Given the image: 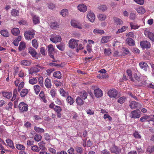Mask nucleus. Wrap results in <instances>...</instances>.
Here are the masks:
<instances>
[{
  "instance_id": "16",
  "label": "nucleus",
  "mask_w": 154,
  "mask_h": 154,
  "mask_svg": "<svg viewBox=\"0 0 154 154\" xmlns=\"http://www.w3.org/2000/svg\"><path fill=\"white\" fill-rule=\"evenodd\" d=\"M32 19L33 23L35 25L38 24L40 22L39 17L34 14L32 15Z\"/></svg>"
},
{
  "instance_id": "18",
  "label": "nucleus",
  "mask_w": 154,
  "mask_h": 154,
  "mask_svg": "<svg viewBox=\"0 0 154 154\" xmlns=\"http://www.w3.org/2000/svg\"><path fill=\"white\" fill-rule=\"evenodd\" d=\"M12 34L15 36H17L19 35L20 31L18 28H14L11 30Z\"/></svg>"
},
{
  "instance_id": "11",
  "label": "nucleus",
  "mask_w": 154,
  "mask_h": 154,
  "mask_svg": "<svg viewBox=\"0 0 154 154\" xmlns=\"http://www.w3.org/2000/svg\"><path fill=\"white\" fill-rule=\"evenodd\" d=\"M87 17L89 20L92 23L94 22L95 19L94 14L91 11L87 14Z\"/></svg>"
},
{
  "instance_id": "9",
  "label": "nucleus",
  "mask_w": 154,
  "mask_h": 154,
  "mask_svg": "<svg viewBox=\"0 0 154 154\" xmlns=\"http://www.w3.org/2000/svg\"><path fill=\"white\" fill-rule=\"evenodd\" d=\"M94 94L95 96L97 98L101 97L103 95L102 91L100 88L94 89Z\"/></svg>"
},
{
  "instance_id": "62",
  "label": "nucleus",
  "mask_w": 154,
  "mask_h": 154,
  "mask_svg": "<svg viewBox=\"0 0 154 154\" xmlns=\"http://www.w3.org/2000/svg\"><path fill=\"white\" fill-rule=\"evenodd\" d=\"M38 82L40 85L41 86H43V78L42 76L39 77L38 79Z\"/></svg>"
},
{
  "instance_id": "12",
  "label": "nucleus",
  "mask_w": 154,
  "mask_h": 154,
  "mask_svg": "<svg viewBox=\"0 0 154 154\" xmlns=\"http://www.w3.org/2000/svg\"><path fill=\"white\" fill-rule=\"evenodd\" d=\"M78 10L80 11L85 12L87 10V7L85 5L83 4H80L78 6Z\"/></svg>"
},
{
  "instance_id": "13",
  "label": "nucleus",
  "mask_w": 154,
  "mask_h": 154,
  "mask_svg": "<svg viewBox=\"0 0 154 154\" xmlns=\"http://www.w3.org/2000/svg\"><path fill=\"white\" fill-rule=\"evenodd\" d=\"M45 85L47 88H50L51 87V79L48 78H46L45 81Z\"/></svg>"
},
{
  "instance_id": "53",
  "label": "nucleus",
  "mask_w": 154,
  "mask_h": 154,
  "mask_svg": "<svg viewBox=\"0 0 154 154\" xmlns=\"http://www.w3.org/2000/svg\"><path fill=\"white\" fill-rule=\"evenodd\" d=\"M57 47L59 50L63 51L64 49L65 45L64 44L60 43V44L57 45Z\"/></svg>"
},
{
  "instance_id": "52",
  "label": "nucleus",
  "mask_w": 154,
  "mask_h": 154,
  "mask_svg": "<svg viewBox=\"0 0 154 154\" xmlns=\"http://www.w3.org/2000/svg\"><path fill=\"white\" fill-rule=\"evenodd\" d=\"M32 44L34 48L36 49L38 48V44L36 39H34L32 41Z\"/></svg>"
},
{
  "instance_id": "54",
  "label": "nucleus",
  "mask_w": 154,
  "mask_h": 154,
  "mask_svg": "<svg viewBox=\"0 0 154 154\" xmlns=\"http://www.w3.org/2000/svg\"><path fill=\"white\" fill-rule=\"evenodd\" d=\"M42 138V136L38 134H36L35 135V136L34 137V140H35L37 142L41 140Z\"/></svg>"
},
{
  "instance_id": "61",
  "label": "nucleus",
  "mask_w": 154,
  "mask_h": 154,
  "mask_svg": "<svg viewBox=\"0 0 154 154\" xmlns=\"http://www.w3.org/2000/svg\"><path fill=\"white\" fill-rule=\"evenodd\" d=\"M12 106V103L11 102H9L6 106L5 108L8 110H9L10 109H11Z\"/></svg>"
},
{
  "instance_id": "3",
  "label": "nucleus",
  "mask_w": 154,
  "mask_h": 154,
  "mask_svg": "<svg viewBox=\"0 0 154 154\" xmlns=\"http://www.w3.org/2000/svg\"><path fill=\"white\" fill-rule=\"evenodd\" d=\"M78 40H76L74 38H71L69 41V47L72 49H74L78 45Z\"/></svg>"
},
{
  "instance_id": "14",
  "label": "nucleus",
  "mask_w": 154,
  "mask_h": 154,
  "mask_svg": "<svg viewBox=\"0 0 154 154\" xmlns=\"http://www.w3.org/2000/svg\"><path fill=\"white\" fill-rule=\"evenodd\" d=\"M140 106V104L136 102L135 101H133L131 102L129 106L130 108L132 109H135Z\"/></svg>"
},
{
  "instance_id": "31",
  "label": "nucleus",
  "mask_w": 154,
  "mask_h": 154,
  "mask_svg": "<svg viewBox=\"0 0 154 154\" xmlns=\"http://www.w3.org/2000/svg\"><path fill=\"white\" fill-rule=\"evenodd\" d=\"M110 151L112 153L117 154L119 152L118 147L115 145L111 148Z\"/></svg>"
},
{
  "instance_id": "32",
  "label": "nucleus",
  "mask_w": 154,
  "mask_h": 154,
  "mask_svg": "<svg viewBox=\"0 0 154 154\" xmlns=\"http://www.w3.org/2000/svg\"><path fill=\"white\" fill-rule=\"evenodd\" d=\"M0 33L4 37H8L9 36L8 32L6 30H3L1 31Z\"/></svg>"
},
{
  "instance_id": "47",
  "label": "nucleus",
  "mask_w": 154,
  "mask_h": 154,
  "mask_svg": "<svg viewBox=\"0 0 154 154\" xmlns=\"http://www.w3.org/2000/svg\"><path fill=\"white\" fill-rule=\"evenodd\" d=\"M133 78L135 80V81H137L138 82H140L141 81V79L140 77L138 76L136 73H134L133 75Z\"/></svg>"
},
{
  "instance_id": "24",
  "label": "nucleus",
  "mask_w": 154,
  "mask_h": 154,
  "mask_svg": "<svg viewBox=\"0 0 154 154\" xmlns=\"http://www.w3.org/2000/svg\"><path fill=\"white\" fill-rule=\"evenodd\" d=\"M29 90L27 89H22L20 92V95L22 97H24L27 94Z\"/></svg>"
},
{
  "instance_id": "17",
  "label": "nucleus",
  "mask_w": 154,
  "mask_h": 154,
  "mask_svg": "<svg viewBox=\"0 0 154 154\" xmlns=\"http://www.w3.org/2000/svg\"><path fill=\"white\" fill-rule=\"evenodd\" d=\"M139 65L141 68L143 69L145 71L147 70L148 65L146 63L142 62L140 63Z\"/></svg>"
},
{
  "instance_id": "20",
  "label": "nucleus",
  "mask_w": 154,
  "mask_h": 154,
  "mask_svg": "<svg viewBox=\"0 0 154 154\" xmlns=\"http://www.w3.org/2000/svg\"><path fill=\"white\" fill-rule=\"evenodd\" d=\"M76 102L77 105L81 106L84 104V101L83 100V99H81L80 97L78 96L76 98Z\"/></svg>"
},
{
  "instance_id": "28",
  "label": "nucleus",
  "mask_w": 154,
  "mask_h": 154,
  "mask_svg": "<svg viewBox=\"0 0 154 154\" xmlns=\"http://www.w3.org/2000/svg\"><path fill=\"white\" fill-rule=\"evenodd\" d=\"M6 142L8 145L12 149H14L15 147L12 141L10 139H7L6 140Z\"/></svg>"
},
{
  "instance_id": "34",
  "label": "nucleus",
  "mask_w": 154,
  "mask_h": 154,
  "mask_svg": "<svg viewBox=\"0 0 154 154\" xmlns=\"http://www.w3.org/2000/svg\"><path fill=\"white\" fill-rule=\"evenodd\" d=\"M93 32L95 34H102L104 33V31L103 30L99 29H95L94 30Z\"/></svg>"
},
{
  "instance_id": "27",
  "label": "nucleus",
  "mask_w": 154,
  "mask_h": 154,
  "mask_svg": "<svg viewBox=\"0 0 154 154\" xmlns=\"http://www.w3.org/2000/svg\"><path fill=\"white\" fill-rule=\"evenodd\" d=\"M111 37L109 36H104L102 38L101 42L102 43H105L109 42Z\"/></svg>"
},
{
  "instance_id": "63",
  "label": "nucleus",
  "mask_w": 154,
  "mask_h": 154,
  "mask_svg": "<svg viewBox=\"0 0 154 154\" xmlns=\"http://www.w3.org/2000/svg\"><path fill=\"white\" fill-rule=\"evenodd\" d=\"M134 137L137 138H140L141 136L137 132H135L134 134Z\"/></svg>"
},
{
  "instance_id": "56",
  "label": "nucleus",
  "mask_w": 154,
  "mask_h": 154,
  "mask_svg": "<svg viewBox=\"0 0 154 154\" xmlns=\"http://www.w3.org/2000/svg\"><path fill=\"white\" fill-rule=\"evenodd\" d=\"M39 146V149L44 150L45 149V144L42 142H41L38 143Z\"/></svg>"
},
{
  "instance_id": "45",
  "label": "nucleus",
  "mask_w": 154,
  "mask_h": 154,
  "mask_svg": "<svg viewBox=\"0 0 154 154\" xmlns=\"http://www.w3.org/2000/svg\"><path fill=\"white\" fill-rule=\"evenodd\" d=\"M31 149L34 152H38L40 150L39 148L37 146H32L31 147Z\"/></svg>"
},
{
  "instance_id": "41",
  "label": "nucleus",
  "mask_w": 154,
  "mask_h": 154,
  "mask_svg": "<svg viewBox=\"0 0 154 154\" xmlns=\"http://www.w3.org/2000/svg\"><path fill=\"white\" fill-rule=\"evenodd\" d=\"M19 11L16 9H13L11 13V15L13 16H18Z\"/></svg>"
},
{
  "instance_id": "51",
  "label": "nucleus",
  "mask_w": 154,
  "mask_h": 154,
  "mask_svg": "<svg viewBox=\"0 0 154 154\" xmlns=\"http://www.w3.org/2000/svg\"><path fill=\"white\" fill-rule=\"evenodd\" d=\"M50 27L51 28L55 29L58 27V25L57 23L52 22L51 24Z\"/></svg>"
},
{
  "instance_id": "5",
  "label": "nucleus",
  "mask_w": 154,
  "mask_h": 154,
  "mask_svg": "<svg viewBox=\"0 0 154 154\" xmlns=\"http://www.w3.org/2000/svg\"><path fill=\"white\" fill-rule=\"evenodd\" d=\"M47 49L50 57L53 58L54 60H52L53 62H56L54 60V57L52 54V53L54 51V48L53 45L50 44L47 47Z\"/></svg>"
},
{
  "instance_id": "60",
  "label": "nucleus",
  "mask_w": 154,
  "mask_h": 154,
  "mask_svg": "<svg viewBox=\"0 0 154 154\" xmlns=\"http://www.w3.org/2000/svg\"><path fill=\"white\" fill-rule=\"evenodd\" d=\"M145 118V120H148V121H152L151 120V118H152V116H153V115H145L143 116Z\"/></svg>"
},
{
  "instance_id": "40",
  "label": "nucleus",
  "mask_w": 154,
  "mask_h": 154,
  "mask_svg": "<svg viewBox=\"0 0 154 154\" xmlns=\"http://www.w3.org/2000/svg\"><path fill=\"white\" fill-rule=\"evenodd\" d=\"M75 150L76 152L80 154H81L83 152V149L82 147L76 146L75 148Z\"/></svg>"
},
{
  "instance_id": "55",
  "label": "nucleus",
  "mask_w": 154,
  "mask_h": 154,
  "mask_svg": "<svg viewBox=\"0 0 154 154\" xmlns=\"http://www.w3.org/2000/svg\"><path fill=\"white\" fill-rule=\"evenodd\" d=\"M54 110L57 112V113H60L62 111V108L60 106H56L55 107Z\"/></svg>"
},
{
  "instance_id": "37",
  "label": "nucleus",
  "mask_w": 154,
  "mask_h": 154,
  "mask_svg": "<svg viewBox=\"0 0 154 154\" xmlns=\"http://www.w3.org/2000/svg\"><path fill=\"white\" fill-rule=\"evenodd\" d=\"M34 89L35 94H38L41 90V88L39 85H36L34 86Z\"/></svg>"
},
{
  "instance_id": "49",
  "label": "nucleus",
  "mask_w": 154,
  "mask_h": 154,
  "mask_svg": "<svg viewBox=\"0 0 154 154\" xmlns=\"http://www.w3.org/2000/svg\"><path fill=\"white\" fill-rule=\"evenodd\" d=\"M16 148L18 150H24L25 149L24 146L20 144H17L16 145Z\"/></svg>"
},
{
  "instance_id": "25",
  "label": "nucleus",
  "mask_w": 154,
  "mask_h": 154,
  "mask_svg": "<svg viewBox=\"0 0 154 154\" xmlns=\"http://www.w3.org/2000/svg\"><path fill=\"white\" fill-rule=\"evenodd\" d=\"M126 42L130 46H132L135 45L134 41L131 38H128L126 40Z\"/></svg>"
},
{
  "instance_id": "21",
  "label": "nucleus",
  "mask_w": 154,
  "mask_h": 154,
  "mask_svg": "<svg viewBox=\"0 0 154 154\" xmlns=\"http://www.w3.org/2000/svg\"><path fill=\"white\" fill-rule=\"evenodd\" d=\"M114 23L117 25H122L123 23V21L119 18L115 17L113 18Z\"/></svg>"
},
{
  "instance_id": "58",
  "label": "nucleus",
  "mask_w": 154,
  "mask_h": 154,
  "mask_svg": "<svg viewBox=\"0 0 154 154\" xmlns=\"http://www.w3.org/2000/svg\"><path fill=\"white\" fill-rule=\"evenodd\" d=\"M60 92L61 95L63 97H66V96L67 94L64 89L62 88L60 89Z\"/></svg>"
},
{
  "instance_id": "30",
  "label": "nucleus",
  "mask_w": 154,
  "mask_h": 154,
  "mask_svg": "<svg viewBox=\"0 0 154 154\" xmlns=\"http://www.w3.org/2000/svg\"><path fill=\"white\" fill-rule=\"evenodd\" d=\"M137 12L140 14H144L145 12V10L144 8L142 7H140L136 9Z\"/></svg>"
},
{
  "instance_id": "38",
  "label": "nucleus",
  "mask_w": 154,
  "mask_h": 154,
  "mask_svg": "<svg viewBox=\"0 0 154 154\" xmlns=\"http://www.w3.org/2000/svg\"><path fill=\"white\" fill-rule=\"evenodd\" d=\"M39 96L45 103L46 102L47 100L45 99V97L44 94V92L43 91H42L40 92L39 94Z\"/></svg>"
},
{
  "instance_id": "42",
  "label": "nucleus",
  "mask_w": 154,
  "mask_h": 154,
  "mask_svg": "<svg viewBox=\"0 0 154 154\" xmlns=\"http://www.w3.org/2000/svg\"><path fill=\"white\" fill-rule=\"evenodd\" d=\"M26 47V44L25 43L23 42H20V45L19 47V50L20 51H22Z\"/></svg>"
},
{
  "instance_id": "4",
  "label": "nucleus",
  "mask_w": 154,
  "mask_h": 154,
  "mask_svg": "<svg viewBox=\"0 0 154 154\" xmlns=\"http://www.w3.org/2000/svg\"><path fill=\"white\" fill-rule=\"evenodd\" d=\"M18 108L20 112H24L27 111L28 106L24 102H21L18 106Z\"/></svg>"
},
{
  "instance_id": "23",
  "label": "nucleus",
  "mask_w": 154,
  "mask_h": 154,
  "mask_svg": "<svg viewBox=\"0 0 154 154\" xmlns=\"http://www.w3.org/2000/svg\"><path fill=\"white\" fill-rule=\"evenodd\" d=\"M88 96L87 93L85 91H83L80 94V96L82 99L85 100L87 98Z\"/></svg>"
},
{
  "instance_id": "8",
  "label": "nucleus",
  "mask_w": 154,
  "mask_h": 154,
  "mask_svg": "<svg viewBox=\"0 0 154 154\" xmlns=\"http://www.w3.org/2000/svg\"><path fill=\"white\" fill-rule=\"evenodd\" d=\"M144 33L146 37H147L152 41L154 42V33H151L149 31L145 30L144 31Z\"/></svg>"
},
{
  "instance_id": "39",
  "label": "nucleus",
  "mask_w": 154,
  "mask_h": 154,
  "mask_svg": "<svg viewBox=\"0 0 154 154\" xmlns=\"http://www.w3.org/2000/svg\"><path fill=\"white\" fill-rule=\"evenodd\" d=\"M60 14H62V16L65 17L68 15V11L66 9H63L61 11Z\"/></svg>"
},
{
  "instance_id": "35",
  "label": "nucleus",
  "mask_w": 154,
  "mask_h": 154,
  "mask_svg": "<svg viewBox=\"0 0 154 154\" xmlns=\"http://www.w3.org/2000/svg\"><path fill=\"white\" fill-rule=\"evenodd\" d=\"M127 73L129 77V79L130 80L132 81H134L135 80L133 78V76L132 75V73L131 70L130 69H128L127 71Z\"/></svg>"
},
{
  "instance_id": "48",
  "label": "nucleus",
  "mask_w": 154,
  "mask_h": 154,
  "mask_svg": "<svg viewBox=\"0 0 154 154\" xmlns=\"http://www.w3.org/2000/svg\"><path fill=\"white\" fill-rule=\"evenodd\" d=\"M106 15L100 14H99L98 16V18L99 20H105L106 18Z\"/></svg>"
},
{
  "instance_id": "36",
  "label": "nucleus",
  "mask_w": 154,
  "mask_h": 154,
  "mask_svg": "<svg viewBox=\"0 0 154 154\" xmlns=\"http://www.w3.org/2000/svg\"><path fill=\"white\" fill-rule=\"evenodd\" d=\"M128 26H123L121 29H118V31L116 32V33H120L125 32L128 28Z\"/></svg>"
},
{
  "instance_id": "50",
  "label": "nucleus",
  "mask_w": 154,
  "mask_h": 154,
  "mask_svg": "<svg viewBox=\"0 0 154 154\" xmlns=\"http://www.w3.org/2000/svg\"><path fill=\"white\" fill-rule=\"evenodd\" d=\"M147 151L149 153H154V146H149L147 149Z\"/></svg>"
},
{
  "instance_id": "15",
  "label": "nucleus",
  "mask_w": 154,
  "mask_h": 154,
  "mask_svg": "<svg viewBox=\"0 0 154 154\" xmlns=\"http://www.w3.org/2000/svg\"><path fill=\"white\" fill-rule=\"evenodd\" d=\"M39 69L36 67H33L31 68L29 70V74H32L34 73H35L39 71Z\"/></svg>"
},
{
  "instance_id": "7",
  "label": "nucleus",
  "mask_w": 154,
  "mask_h": 154,
  "mask_svg": "<svg viewBox=\"0 0 154 154\" xmlns=\"http://www.w3.org/2000/svg\"><path fill=\"white\" fill-rule=\"evenodd\" d=\"M118 94L117 91L114 89L109 90L108 92V95L110 97L115 98Z\"/></svg>"
},
{
  "instance_id": "64",
  "label": "nucleus",
  "mask_w": 154,
  "mask_h": 154,
  "mask_svg": "<svg viewBox=\"0 0 154 154\" xmlns=\"http://www.w3.org/2000/svg\"><path fill=\"white\" fill-rule=\"evenodd\" d=\"M76 47H77V51L78 52L79 50L82 49L83 48L84 46L82 44H80Z\"/></svg>"
},
{
  "instance_id": "46",
  "label": "nucleus",
  "mask_w": 154,
  "mask_h": 154,
  "mask_svg": "<svg viewBox=\"0 0 154 154\" xmlns=\"http://www.w3.org/2000/svg\"><path fill=\"white\" fill-rule=\"evenodd\" d=\"M66 100L68 103H69L70 104H72L74 102V100L72 97L70 96H68Z\"/></svg>"
},
{
  "instance_id": "33",
  "label": "nucleus",
  "mask_w": 154,
  "mask_h": 154,
  "mask_svg": "<svg viewBox=\"0 0 154 154\" xmlns=\"http://www.w3.org/2000/svg\"><path fill=\"white\" fill-rule=\"evenodd\" d=\"M53 76L58 79H60L61 77V74L60 71H57L53 73Z\"/></svg>"
},
{
  "instance_id": "1",
  "label": "nucleus",
  "mask_w": 154,
  "mask_h": 154,
  "mask_svg": "<svg viewBox=\"0 0 154 154\" xmlns=\"http://www.w3.org/2000/svg\"><path fill=\"white\" fill-rule=\"evenodd\" d=\"M35 35V31L32 29L26 30L24 33V36L26 39L31 40L33 38Z\"/></svg>"
},
{
  "instance_id": "44",
  "label": "nucleus",
  "mask_w": 154,
  "mask_h": 154,
  "mask_svg": "<svg viewBox=\"0 0 154 154\" xmlns=\"http://www.w3.org/2000/svg\"><path fill=\"white\" fill-rule=\"evenodd\" d=\"M98 8L99 10L103 11H104L107 9V6L106 5H101L99 6L98 7Z\"/></svg>"
},
{
  "instance_id": "59",
  "label": "nucleus",
  "mask_w": 154,
  "mask_h": 154,
  "mask_svg": "<svg viewBox=\"0 0 154 154\" xmlns=\"http://www.w3.org/2000/svg\"><path fill=\"white\" fill-rule=\"evenodd\" d=\"M125 99L126 98L124 96L122 97L119 99L118 100V102L120 104H122L125 102Z\"/></svg>"
},
{
  "instance_id": "10",
  "label": "nucleus",
  "mask_w": 154,
  "mask_h": 154,
  "mask_svg": "<svg viewBox=\"0 0 154 154\" xmlns=\"http://www.w3.org/2000/svg\"><path fill=\"white\" fill-rule=\"evenodd\" d=\"M141 47L143 48H148L150 47V43L147 41H143L140 42Z\"/></svg>"
},
{
  "instance_id": "22",
  "label": "nucleus",
  "mask_w": 154,
  "mask_h": 154,
  "mask_svg": "<svg viewBox=\"0 0 154 154\" xmlns=\"http://www.w3.org/2000/svg\"><path fill=\"white\" fill-rule=\"evenodd\" d=\"M2 93L3 97L8 99H10L12 96V93L10 92H2Z\"/></svg>"
},
{
  "instance_id": "2",
  "label": "nucleus",
  "mask_w": 154,
  "mask_h": 154,
  "mask_svg": "<svg viewBox=\"0 0 154 154\" xmlns=\"http://www.w3.org/2000/svg\"><path fill=\"white\" fill-rule=\"evenodd\" d=\"M50 40L53 42L57 43L60 42L62 40L61 36L59 35L52 34L50 36Z\"/></svg>"
},
{
  "instance_id": "6",
  "label": "nucleus",
  "mask_w": 154,
  "mask_h": 154,
  "mask_svg": "<svg viewBox=\"0 0 154 154\" xmlns=\"http://www.w3.org/2000/svg\"><path fill=\"white\" fill-rule=\"evenodd\" d=\"M140 112L139 110L136 109L132 111L130 117L131 118H139L140 116Z\"/></svg>"
},
{
  "instance_id": "43",
  "label": "nucleus",
  "mask_w": 154,
  "mask_h": 154,
  "mask_svg": "<svg viewBox=\"0 0 154 154\" xmlns=\"http://www.w3.org/2000/svg\"><path fill=\"white\" fill-rule=\"evenodd\" d=\"M111 51L110 48H105L104 49V54L106 56H109L111 54Z\"/></svg>"
},
{
  "instance_id": "26",
  "label": "nucleus",
  "mask_w": 154,
  "mask_h": 154,
  "mask_svg": "<svg viewBox=\"0 0 154 154\" xmlns=\"http://www.w3.org/2000/svg\"><path fill=\"white\" fill-rule=\"evenodd\" d=\"M29 53L33 57H35L37 54V53L35 51V49L31 48H30L29 49Z\"/></svg>"
},
{
  "instance_id": "29",
  "label": "nucleus",
  "mask_w": 154,
  "mask_h": 154,
  "mask_svg": "<svg viewBox=\"0 0 154 154\" xmlns=\"http://www.w3.org/2000/svg\"><path fill=\"white\" fill-rule=\"evenodd\" d=\"M34 129L38 133H43L45 132V130L43 129L36 126L34 127Z\"/></svg>"
},
{
  "instance_id": "19",
  "label": "nucleus",
  "mask_w": 154,
  "mask_h": 154,
  "mask_svg": "<svg viewBox=\"0 0 154 154\" xmlns=\"http://www.w3.org/2000/svg\"><path fill=\"white\" fill-rule=\"evenodd\" d=\"M31 63V60H23L21 61L20 64L24 66H29Z\"/></svg>"
},
{
  "instance_id": "57",
  "label": "nucleus",
  "mask_w": 154,
  "mask_h": 154,
  "mask_svg": "<svg viewBox=\"0 0 154 154\" xmlns=\"http://www.w3.org/2000/svg\"><path fill=\"white\" fill-rule=\"evenodd\" d=\"M37 82V79L36 78H33L30 79L29 83L32 85H34Z\"/></svg>"
}]
</instances>
